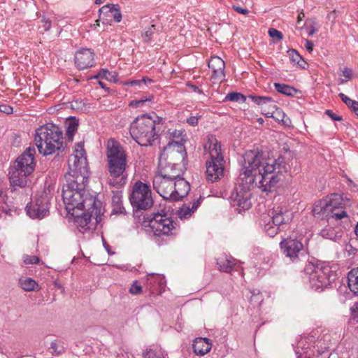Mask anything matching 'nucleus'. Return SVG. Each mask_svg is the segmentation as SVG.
<instances>
[{"label": "nucleus", "instance_id": "nucleus-7", "mask_svg": "<svg viewBox=\"0 0 358 358\" xmlns=\"http://www.w3.org/2000/svg\"><path fill=\"white\" fill-rule=\"evenodd\" d=\"M204 150L209 154V159L206 162V180L210 182H217L224 176V172L225 161L221 143L215 136H208Z\"/></svg>", "mask_w": 358, "mask_h": 358}, {"label": "nucleus", "instance_id": "nucleus-53", "mask_svg": "<svg viewBox=\"0 0 358 358\" xmlns=\"http://www.w3.org/2000/svg\"><path fill=\"white\" fill-rule=\"evenodd\" d=\"M352 69H350L349 68H344V69L343 70V76L345 78H346L348 79H350L352 77Z\"/></svg>", "mask_w": 358, "mask_h": 358}, {"label": "nucleus", "instance_id": "nucleus-28", "mask_svg": "<svg viewBox=\"0 0 358 358\" xmlns=\"http://www.w3.org/2000/svg\"><path fill=\"white\" fill-rule=\"evenodd\" d=\"M217 264L219 266L220 271L229 273L236 264L234 258L223 257L217 259Z\"/></svg>", "mask_w": 358, "mask_h": 358}, {"label": "nucleus", "instance_id": "nucleus-42", "mask_svg": "<svg viewBox=\"0 0 358 358\" xmlns=\"http://www.w3.org/2000/svg\"><path fill=\"white\" fill-rule=\"evenodd\" d=\"M129 292L132 294H139L142 292V287L137 281H134L129 289Z\"/></svg>", "mask_w": 358, "mask_h": 358}, {"label": "nucleus", "instance_id": "nucleus-60", "mask_svg": "<svg viewBox=\"0 0 358 358\" xmlns=\"http://www.w3.org/2000/svg\"><path fill=\"white\" fill-rule=\"evenodd\" d=\"M305 15L303 13H301L299 14L298 15V21L300 22L303 20V18L304 17Z\"/></svg>", "mask_w": 358, "mask_h": 358}, {"label": "nucleus", "instance_id": "nucleus-13", "mask_svg": "<svg viewBox=\"0 0 358 358\" xmlns=\"http://www.w3.org/2000/svg\"><path fill=\"white\" fill-rule=\"evenodd\" d=\"M129 201L133 208L137 210L150 208L153 204L150 187L140 180L136 182L133 185Z\"/></svg>", "mask_w": 358, "mask_h": 358}, {"label": "nucleus", "instance_id": "nucleus-21", "mask_svg": "<svg viewBox=\"0 0 358 358\" xmlns=\"http://www.w3.org/2000/svg\"><path fill=\"white\" fill-rule=\"evenodd\" d=\"M172 187L173 194L171 196L170 201H179L186 196L190 190V185L189 182L185 180L182 176H178L174 178Z\"/></svg>", "mask_w": 358, "mask_h": 358}, {"label": "nucleus", "instance_id": "nucleus-16", "mask_svg": "<svg viewBox=\"0 0 358 358\" xmlns=\"http://www.w3.org/2000/svg\"><path fill=\"white\" fill-rule=\"evenodd\" d=\"M248 98L257 105L262 106V109L265 111L268 110L266 115L268 117H271L278 122H280L282 118H285L286 114L281 108L277 107L275 101L271 97L249 95Z\"/></svg>", "mask_w": 358, "mask_h": 358}, {"label": "nucleus", "instance_id": "nucleus-37", "mask_svg": "<svg viewBox=\"0 0 358 358\" xmlns=\"http://www.w3.org/2000/svg\"><path fill=\"white\" fill-rule=\"evenodd\" d=\"M153 99V96H150L149 97H147L145 99L133 100L129 103V106L136 108L141 106H147L148 103L152 102Z\"/></svg>", "mask_w": 358, "mask_h": 358}, {"label": "nucleus", "instance_id": "nucleus-40", "mask_svg": "<svg viewBox=\"0 0 358 358\" xmlns=\"http://www.w3.org/2000/svg\"><path fill=\"white\" fill-rule=\"evenodd\" d=\"M225 99L227 101H244L245 96L241 93L231 92V93H229L226 96Z\"/></svg>", "mask_w": 358, "mask_h": 358}, {"label": "nucleus", "instance_id": "nucleus-18", "mask_svg": "<svg viewBox=\"0 0 358 358\" xmlns=\"http://www.w3.org/2000/svg\"><path fill=\"white\" fill-rule=\"evenodd\" d=\"M36 150L34 148L29 147L20 155L15 162L13 166L24 171L25 174H31L36 166L34 155Z\"/></svg>", "mask_w": 358, "mask_h": 358}, {"label": "nucleus", "instance_id": "nucleus-64", "mask_svg": "<svg viewBox=\"0 0 358 358\" xmlns=\"http://www.w3.org/2000/svg\"><path fill=\"white\" fill-rule=\"evenodd\" d=\"M109 183H110V185H111L113 186H114L115 185V181L112 182V180H110Z\"/></svg>", "mask_w": 358, "mask_h": 358}, {"label": "nucleus", "instance_id": "nucleus-56", "mask_svg": "<svg viewBox=\"0 0 358 358\" xmlns=\"http://www.w3.org/2000/svg\"><path fill=\"white\" fill-rule=\"evenodd\" d=\"M187 86L193 91V92H197L199 94H202L203 93V91L200 89H199V87L194 85H192V84H187Z\"/></svg>", "mask_w": 358, "mask_h": 358}, {"label": "nucleus", "instance_id": "nucleus-10", "mask_svg": "<svg viewBox=\"0 0 358 358\" xmlns=\"http://www.w3.org/2000/svg\"><path fill=\"white\" fill-rule=\"evenodd\" d=\"M304 274L308 278L311 288L317 292L328 287L336 276L331 267L323 263L307 264L304 268Z\"/></svg>", "mask_w": 358, "mask_h": 358}, {"label": "nucleus", "instance_id": "nucleus-62", "mask_svg": "<svg viewBox=\"0 0 358 358\" xmlns=\"http://www.w3.org/2000/svg\"><path fill=\"white\" fill-rule=\"evenodd\" d=\"M106 0H96L95 3L96 4H101L103 3Z\"/></svg>", "mask_w": 358, "mask_h": 358}, {"label": "nucleus", "instance_id": "nucleus-36", "mask_svg": "<svg viewBox=\"0 0 358 358\" xmlns=\"http://www.w3.org/2000/svg\"><path fill=\"white\" fill-rule=\"evenodd\" d=\"M50 350H51L50 353L54 356H59L65 352L63 343L58 340H55L51 342Z\"/></svg>", "mask_w": 358, "mask_h": 358}, {"label": "nucleus", "instance_id": "nucleus-54", "mask_svg": "<svg viewBox=\"0 0 358 358\" xmlns=\"http://www.w3.org/2000/svg\"><path fill=\"white\" fill-rule=\"evenodd\" d=\"M313 43L311 41L308 39L305 41V47L309 52H311L313 51Z\"/></svg>", "mask_w": 358, "mask_h": 358}, {"label": "nucleus", "instance_id": "nucleus-12", "mask_svg": "<svg viewBox=\"0 0 358 358\" xmlns=\"http://www.w3.org/2000/svg\"><path fill=\"white\" fill-rule=\"evenodd\" d=\"M291 221L290 213L278 206L270 210L261 218V224L264 225V231L270 236L274 237L278 234L280 226L287 224Z\"/></svg>", "mask_w": 358, "mask_h": 358}, {"label": "nucleus", "instance_id": "nucleus-2", "mask_svg": "<svg viewBox=\"0 0 358 358\" xmlns=\"http://www.w3.org/2000/svg\"><path fill=\"white\" fill-rule=\"evenodd\" d=\"M65 178L67 183L63 187L62 198L64 205H69V209H73L72 206L88 196H95L85 189L89 178L88 166L69 167Z\"/></svg>", "mask_w": 358, "mask_h": 358}, {"label": "nucleus", "instance_id": "nucleus-23", "mask_svg": "<svg viewBox=\"0 0 358 358\" xmlns=\"http://www.w3.org/2000/svg\"><path fill=\"white\" fill-rule=\"evenodd\" d=\"M99 18L103 22L113 19L120 22L122 20V14L117 4H107L99 9Z\"/></svg>", "mask_w": 358, "mask_h": 358}, {"label": "nucleus", "instance_id": "nucleus-22", "mask_svg": "<svg viewBox=\"0 0 358 358\" xmlns=\"http://www.w3.org/2000/svg\"><path fill=\"white\" fill-rule=\"evenodd\" d=\"M208 67L212 71L213 79L219 82L224 80L225 63L220 57L217 56L211 57L208 62Z\"/></svg>", "mask_w": 358, "mask_h": 358}, {"label": "nucleus", "instance_id": "nucleus-48", "mask_svg": "<svg viewBox=\"0 0 358 358\" xmlns=\"http://www.w3.org/2000/svg\"><path fill=\"white\" fill-rule=\"evenodd\" d=\"M0 111L6 114H10L13 113V108L7 104H1L0 105Z\"/></svg>", "mask_w": 358, "mask_h": 358}, {"label": "nucleus", "instance_id": "nucleus-55", "mask_svg": "<svg viewBox=\"0 0 358 358\" xmlns=\"http://www.w3.org/2000/svg\"><path fill=\"white\" fill-rule=\"evenodd\" d=\"M280 122L286 127H290L292 124V121L286 115H285V118H282Z\"/></svg>", "mask_w": 358, "mask_h": 358}, {"label": "nucleus", "instance_id": "nucleus-59", "mask_svg": "<svg viewBox=\"0 0 358 358\" xmlns=\"http://www.w3.org/2000/svg\"><path fill=\"white\" fill-rule=\"evenodd\" d=\"M316 31L317 29H315L313 26H311L309 29L308 36H312Z\"/></svg>", "mask_w": 358, "mask_h": 358}, {"label": "nucleus", "instance_id": "nucleus-6", "mask_svg": "<svg viewBox=\"0 0 358 358\" xmlns=\"http://www.w3.org/2000/svg\"><path fill=\"white\" fill-rule=\"evenodd\" d=\"M34 142L40 154L50 155L64 150L63 132L59 127L47 124L36 130Z\"/></svg>", "mask_w": 358, "mask_h": 358}, {"label": "nucleus", "instance_id": "nucleus-39", "mask_svg": "<svg viewBox=\"0 0 358 358\" xmlns=\"http://www.w3.org/2000/svg\"><path fill=\"white\" fill-rule=\"evenodd\" d=\"M7 196L2 189H0V210L8 213L10 211L8 206L6 204Z\"/></svg>", "mask_w": 358, "mask_h": 358}, {"label": "nucleus", "instance_id": "nucleus-17", "mask_svg": "<svg viewBox=\"0 0 358 358\" xmlns=\"http://www.w3.org/2000/svg\"><path fill=\"white\" fill-rule=\"evenodd\" d=\"M282 254L290 262L296 263L303 255V245L297 240L291 238L283 239L280 243Z\"/></svg>", "mask_w": 358, "mask_h": 358}, {"label": "nucleus", "instance_id": "nucleus-4", "mask_svg": "<svg viewBox=\"0 0 358 358\" xmlns=\"http://www.w3.org/2000/svg\"><path fill=\"white\" fill-rule=\"evenodd\" d=\"M187 152L182 142L172 141L164 148L159 158V166L166 175L182 176L186 170Z\"/></svg>", "mask_w": 358, "mask_h": 358}, {"label": "nucleus", "instance_id": "nucleus-44", "mask_svg": "<svg viewBox=\"0 0 358 358\" xmlns=\"http://www.w3.org/2000/svg\"><path fill=\"white\" fill-rule=\"evenodd\" d=\"M251 296H250V301H255L259 303V301H262V296H260V291L258 289H254L252 291H250Z\"/></svg>", "mask_w": 358, "mask_h": 358}, {"label": "nucleus", "instance_id": "nucleus-19", "mask_svg": "<svg viewBox=\"0 0 358 358\" xmlns=\"http://www.w3.org/2000/svg\"><path fill=\"white\" fill-rule=\"evenodd\" d=\"M94 54L90 49L83 48L75 55V64L80 70L87 69L93 66Z\"/></svg>", "mask_w": 358, "mask_h": 358}, {"label": "nucleus", "instance_id": "nucleus-5", "mask_svg": "<svg viewBox=\"0 0 358 358\" xmlns=\"http://www.w3.org/2000/svg\"><path fill=\"white\" fill-rule=\"evenodd\" d=\"M65 206L68 213L74 217L75 223L83 234L91 229L92 217L98 222V219L103 213L102 203L96 196H88L87 199L78 202V205L73 206V209H69V205Z\"/></svg>", "mask_w": 358, "mask_h": 358}, {"label": "nucleus", "instance_id": "nucleus-11", "mask_svg": "<svg viewBox=\"0 0 358 358\" xmlns=\"http://www.w3.org/2000/svg\"><path fill=\"white\" fill-rule=\"evenodd\" d=\"M143 224L145 227H148L155 236L159 237L173 235L176 229V223L172 218L159 213L145 217Z\"/></svg>", "mask_w": 358, "mask_h": 358}, {"label": "nucleus", "instance_id": "nucleus-46", "mask_svg": "<svg viewBox=\"0 0 358 358\" xmlns=\"http://www.w3.org/2000/svg\"><path fill=\"white\" fill-rule=\"evenodd\" d=\"M25 264H37L39 262V258L36 256H26L24 257Z\"/></svg>", "mask_w": 358, "mask_h": 358}, {"label": "nucleus", "instance_id": "nucleus-27", "mask_svg": "<svg viewBox=\"0 0 358 358\" xmlns=\"http://www.w3.org/2000/svg\"><path fill=\"white\" fill-rule=\"evenodd\" d=\"M348 287L355 296H358V267L352 268L348 274Z\"/></svg>", "mask_w": 358, "mask_h": 358}, {"label": "nucleus", "instance_id": "nucleus-38", "mask_svg": "<svg viewBox=\"0 0 358 358\" xmlns=\"http://www.w3.org/2000/svg\"><path fill=\"white\" fill-rule=\"evenodd\" d=\"M98 77L106 79L110 82H115L116 80V76L115 73L110 72L107 69H101L98 73Z\"/></svg>", "mask_w": 358, "mask_h": 358}, {"label": "nucleus", "instance_id": "nucleus-8", "mask_svg": "<svg viewBox=\"0 0 358 358\" xmlns=\"http://www.w3.org/2000/svg\"><path fill=\"white\" fill-rule=\"evenodd\" d=\"M108 171L113 178H120L122 184L127 178V155L121 144L113 138L108 141L106 145Z\"/></svg>", "mask_w": 358, "mask_h": 358}, {"label": "nucleus", "instance_id": "nucleus-43", "mask_svg": "<svg viewBox=\"0 0 358 358\" xmlns=\"http://www.w3.org/2000/svg\"><path fill=\"white\" fill-rule=\"evenodd\" d=\"M268 34L271 38H275L278 40H282L283 38L282 34L274 28L268 29Z\"/></svg>", "mask_w": 358, "mask_h": 358}, {"label": "nucleus", "instance_id": "nucleus-9", "mask_svg": "<svg viewBox=\"0 0 358 358\" xmlns=\"http://www.w3.org/2000/svg\"><path fill=\"white\" fill-rule=\"evenodd\" d=\"M343 201L341 195L333 194L326 199L316 201L313 206V214L315 217H325L328 221L348 218V215L342 206Z\"/></svg>", "mask_w": 358, "mask_h": 358}, {"label": "nucleus", "instance_id": "nucleus-30", "mask_svg": "<svg viewBox=\"0 0 358 358\" xmlns=\"http://www.w3.org/2000/svg\"><path fill=\"white\" fill-rule=\"evenodd\" d=\"M274 87L278 92L288 96H294L297 92L294 87L283 83H275Z\"/></svg>", "mask_w": 358, "mask_h": 358}, {"label": "nucleus", "instance_id": "nucleus-15", "mask_svg": "<svg viewBox=\"0 0 358 358\" xmlns=\"http://www.w3.org/2000/svg\"><path fill=\"white\" fill-rule=\"evenodd\" d=\"M50 199L45 192L36 196L26 206L27 215L32 219H42L49 213Z\"/></svg>", "mask_w": 358, "mask_h": 358}, {"label": "nucleus", "instance_id": "nucleus-45", "mask_svg": "<svg viewBox=\"0 0 358 358\" xmlns=\"http://www.w3.org/2000/svg\"><path fill=\"white\" fill-rule=\"evenodd\" d=\"M325 114L327 115L334 121H341L343 120L341 116L334 113L331 110H327L325 111Z\"/></svg>", "mask_w": 358, "mask_h": 358}, {"label": "nucleus", "instance_id": "nucleus-29", "mask_svg": "<svg viewBox=\"0 0 358 358\" xmlns=\"http://www.w3.org/2000/svg\"><path fill=\"white\" fill-rule=\"evenodd\" d=\"M20 287L26 292L35 291L38 287V283L32 278L22 277L19 280Z\"/></svg>", "mask_w": 358, "mask_h": 358}, {"label": "nucleus", "instance_id": "nucleus-3", "mask_svg": "<svg viewBox=\"0 0 358 358\" xmlns=\"http://www.w3.org/2000/svg\"><path fill=\"white\" fill-rule=\"evenodd\" d=\"M162 119L155 113L136 117L130 124L129 133L132 138L141 146L152 145L160 136L159 125Z\"/></svg>", "mask_w": 358, "mask_h": 358}, {"label": "nucleus", "instance_id": "nucleus-34", "mask_svg": "<svg viewBox=\"0 0 358 358\" xmlns=\"http://www.w3.org/2000/svg\"><path fill=\"white\" fill-rule=\"evenodd\" d=\"M78 120L73 117L66 123V136L69 141H72L73 137L78 129Z\"/></svg>", "mask_w": 358, "mask_h": 358}, {"label": "nucleus", "instance_id": "nucleus-61", "mask_svg": "<svg viewBox=\"0 0 358 358\" xmlns=\"http://www.w3.org/2000/svg\"><path fill=\"white\" fill-rule=\"evenodd\" d=\"M355 233L358 236V222L357 223L355 229Z\"/></svg>", "mask_w": 358, "mask_h": 358}, {"label": "nucleus", "instance_id": "nucleus-52", "mask_svg": "<svg viewBox=\"0 0 358 358\" xmlns=\"http://www.w3.org/2000/svg\"><path fill=\"white\" fill-rule=\"evenodd\" d=\"M232 8L237 13L243 15H247L249 13V10L247 8H243L240 6H233Z\"/></svg>", "mask_w": 358, "mask_h": 358}, {"label": "nucleus", "instance_id": "nucleus-31", "mask_svg": "<svg viewBox=\"0 0 358 358\" xmlns=\"http://www.w3.org/2000/svg\"><path fill=\"white\" fill-rule=\"evenodd\" d=\"M158 26L155 23V20L151 21V24L145 28L141 34L143 41L145 43L150 42L153 35L158 31Z\"/></svg>", "mask_w": 358, "mask_h": 358}, {"label": "nucleus", "instance_id": "nucleus-1", "mask_svg": "<svg viewBox=\"0 0 358 358\" xmlns=\"http://www.w3.org/2000/svg\"><path fill=\"white\" fill-rule=\"evenodd\" d=\"M289 169L290 166L282 157L266 158L262 152L246 151L243 155L238 182L231 193L232 206H237L239 212L249 209L252 206L251 187L269 192Z\"/></svg>", "mask_w": 358, "mask_h": 358}, {"label": "nucleus", "instance_id": "nucleus-26", "mask_svg": "<svg viewBox=\"0 0 358 358\" xmlns=\"http://www.w3.org/2000/svg\"><path fill=\"white\" fill-rule=\"evenodd\" d=\"M201 196L194 200L192 206L190 204L185 203L179 210V217L180 218H188L198 208L201 203Z\"/></svg>", "mask_w": 358, "mask_h": 358}, {"label": "nucleus", "instance_id": "nucleus-35", "mask_svg": "<svg viewBox=\"0 0 358 358\" xmlns=\"http://www.w3.org/2000/svg\"><path fill=\"white\" fill-rule=\"evenodd\" d=\"M287 54L290 61L294 64H297L299 66L305 69L304 64H306V62L296 50L290 49L287 51Z\"/></svg>", "mask_w": 358, "mask_h": 358}, {"label": "nucleus", "instance_id": "nucleus-58", "mask_svg": "<svg viewBox=\"0 0 358 358\" xmlns=\"http://www.w3.org/2000/svg\"><path fill=\"white\" fill-rule=\"evenodd\" d=\"M43 27H44V29L45 31H48L50 29V22L48 21V20H46L44 22V24H43Z\"/></svg>", "mask_w": 358, "mask_h": 358}, {"label": "nucleus", "instance_id": "nucleus-63", "mask_svg": "<svg viewBox=\"0 0 358 358\" xmlns=\"http://www.w3.org/2000/svg\"><path fill=\"white\" fill-rule=\"evenodd\" d=\"M347 80H344V79H341L340 80V83L341 84H343L344 83H345Z\"/></svg>", "mask_w": 358, "mask_h": 358}, {"label": "nucleus", "instance_id": "nucleus-51", "mask_svg": "<svg viewBox=\"0 0 358 358\" xmlns=\"http://www.w3.org/2000/svg\"><path fill=\"white\" fill-rule=\"evenodd\" d=\"M350 310L353 318L358 319V301L354 303L350 308Z\"/></svg>", "mask_w": 358, "mask_h": 358}, {"label": "nucleus", "instance_id": "nucleus-25", "mask_svg": "<svg viewBox=\"0 0 358 358\" xmlns=\"http://www.w3.org/2000/svg\"><path fill=\"white\" fill-rule=\"evenodd\" d=\"M212 347L210 340L206 338H196L192 344V348L194 353L197 355L203 356L208 353Z\"/></svg>", "mask_w": 358, "mask_h": 358}, {"label": "nucleus", "instance_id": "nucleus-14", "mask_svg": "<svg viewBox=\"0 0 358 358\" xmlns=\"http://www.w3.org/2000/svg\"><path fill=\"white\" fill-rule=\"evenodd\" d=\"M164 170L160 169V173L156 175L152 181L154 189L164 199H171V196L173 194L172 187L173 184L174 178H177L179 176L177 174L171 173L170 176L166 175Z\"/></svg>", "mask_w": 358, "mask_h": 358}, {"label": "nucleus", "instance_id": "nucleus-57", "mask_svg": "<svg viewBox=\"0 0 358 358\" xmlns=\"http://www.w3.org/2000/svg\"><path fill=\"white\" fill-rule=\"evenodd\" d=\"M141 81H142V84L144 83L145 85H147L148 83H152V79L146 78V77H143L141 79Z\"/></svg>", "mask_w": 358, "mask_h": 358}, {"label": "nucleus", "instance_id": "nucleus-32", "mask_svg": "<svg viewBox=\"0 0 358 358\" xmlns=\"http://www.w3.org/2000/svg\"><path fill=\"white\" fill-rule=\"evenodd\" d=\"M112 212L114 214H125L126 211L122 203V196L118 194H114L112 197Z\"/></svg>", "mask_w": 358, "mask_h": 358}, {"label": "nucleus", "instance_id": "nucleus-47", "mask_svg": "<svg viewBox=\"0 0 358 358\" xmlns=\"http://www.w3.org/2000/svg\"><path fill=\"white\" fill-rule=\"evenodd\" d=\"M201 117V116H191L186 120L187 124L191 126L195 127L198 124L199 120Z\"/></svg>", "mask_w": 358, "mask_h": 358}, {"label": "nucleus", "instance_id": "nucleus-33", "mask_svg": "<svg viewBox=\"0 0 358 358\" xmlns=\"http://www.w3.org/2000/svg\"><path fill=\"white\" fill-rule=\"evenodd\" d=\"M147 284L150 285V289L155 288L157 285L162 287L164 285V278L159 274L150 273L147 275Z\"/></svg>", "mask_w": 358, "mask_h": 358}, {"label": "nucleus", "instance_id": "nucleus-50", "mask_svg": "<svg viewBox=\"0 0 358 358\" xmlns=\"http://www.w3.org/2000/svg\"><path fill=\"white\" fill-rule=\"evenodd\" d=\"M142 85V81L141 80H130L124 83V85H130V86H138L141 87Z\"/></svg>", "mask_w": 358, "mask_h": 358}, {"label": "nucleus", "instance_id": "nucleus-24", "mask_svg": "<svg viewBox=\"0 0 358 358\" xmlns=\"http://www.w3.org/2000/svg\"><path fill=\"white\" fill-rule=\"evenodd\" d=\"M88 166L84 145L82 143L76 144L74 154L69 159V167Z\"/></svg>", "mask_w": 358, "mask_h": 358}, {"label": "nucleus", "instance_id": "nucleus-41", "mask_svg": "<svg viewBox=\"0 0 358 358\" xmlns=\"http://www.w3.org/2000/svg\"><path fill=\"white\" fill-rule=\"evenodd\" d=\"M320 234L322 237L328 239H334L335 236L334 231L331 229H322L320 232Z\"/></svg>", "mask_w": 358, "mask_h": 358}, {"label": "nucleus", "instance_id": "nucleus-20", "mask_svg": "<svg viewBox=\"0 0 358 358\" xmlns=\"http://www.w3.org/2000/svg\"><path fill=\"white\" fill-rule=\"evenodd\" d=\"M31 174H25V173L17 167L13 166L10 168L8 173V178L11 191L16 190V187H24L27 184V178Z\"/></svg>", "mask_w": 358, "mask_h": 358}, {"label": "nucleus", "instance_id": "nucleus-49", "mask_svg": "<svg viewBox=\"0 0 358 358\" xmlns=\"http://www.w3.org/2000/svg\"><path fill=\"white\" fill-rule=\"evenodd\" d=\"M143 357L144 358H158L159 356H157L156 355V353L152 349H149V350H146L143 352Z\"/></svg>", "mask_w": 358, "mask_h": 358}]
</instances>
